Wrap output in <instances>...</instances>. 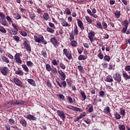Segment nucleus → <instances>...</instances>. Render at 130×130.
I'll return each instance as SVG.
<instances>
[{
  "mask_svg": "<svg viewBox=\"0 0 130 130\" xmlns=\"http://www.w3.org/2000/svg\"><path fill=\"white\" fill-rule=\"evenodd\" d=\"M58 85L60 87H63L64 88L67 87V82L66 81L63 80L62 81H60L59 79L58 78L55 80Z\"/></svg>",
  "mask_w": 130,
  "mask_h": 130,
  "instance_id": "6",
  "label": "nucleus"
},
{
  "mask_svg": "<svg viewBox=\"0 0 130 130\" xmlns=\"http://www.w3.org/2000/svg\"><path fill=\"white\" fill-rule=\"evenodd\" d=\"M99 51L101 52V53H99L98 55V57H99L101 59H103L104 58V55L102 54L101 52V50H100Z\"/></svg>",
  "mask_w": 130,
  "mask_h": 130,
  "instance_id": "53",
  "label": "nucleus"
},
{
  "mask_svg": "<svg viewBox=\"0 0 130 130\" xmlns=\"http://www.w3.org/2000/svg\"><path fill=\"white\" fill-rule=\"evenodd\" d=\"M118 128L119 130H126L125 125L124 124H119Z\"/></svg>",
  "mask_w": 130,
  "mask_h": 130,
  "instance_id": "41",
  "label": "nucleus"
},
{
  "mask_svg": "<svg viewBox=\"0 0 130 130\" xmlns=\"http://www.w3.org/2000/svg\"><path fill=\"white\" fill-rule=\"evenodd\" d=\"M49 25L51 28H53V29H55V25L53 23L49 22Z\"/></svg>",
  "mask_w": 130,
  "mask_h": 130,
  "instance_id": "64",
  "label": "nucleus"
},
{
  "mask_svg": "<svg viewBox=\"0 0 130 130\" xmlns=\"http://www.w3.org/2000/svg\"><path fill=\"white\" fill-rule=\"evenodd\" d=\"M1 73L4 76H7L10 73V69L7 67H3L1 69Z\"/></svg>",
  "mask_w": 130,
  "mask_h": 130,
  "instance_id": "3",
  "label": "nucleus"
},
{
  "mask_svg": "<svg viewBox=\"0 0 130 130\" xmlns=\"http://www.w3.org/2000/svg\"><path fill=\"white\" fill-rule=\"evenodd\" d=\"M6 19L8 21V22H9V24H13V20L12 19V18H11V17L9 16H7L6 17Z\"/></svg>",
  "mask_w": 130,
  "mask_h": 130,
  "instance_id": "46",
  "label": "nucleus"
},
{
  "mask_svg": "<svg viewBox=\"0 0 130 130\" xmlns=\"http://www.w3.org/2000/svg\"><path fill=\"white\" fill-rule=\"evenodd\" d=\"M105 82H113V77L111 75H108L105 78Z\"/></svg>",
  "mask_w": 130,
  "mask_h": 130,
  "instance_id": "18",
  "label": "nucleus"
},
{
  "mask_svg": "<svg viewBox=\"0 0 130 130\" xmlns=\"http://www.w3.org/2000/svg\"><path fill=\"white\" fill-rule=\"evenodd\" d=\"M22 68L23 70L26 73H28L29 72V70L27 66L25 64H22Z\"/></svg>",
  "mask_w": 130,
  "mask_h": 130,
  "instance_id": "34",
  "label": "nucleus"
},
{
  "mask_svg": "<svg viewBox=\"0 0 130 130\" xmlns=\"http://www.w3.org/2000/svg\"><path fill=\"white\" fill-rule=\"evenodd\" d=\"M64 12L67 15H71V9L69 8H66Z\"/></svg>",
  "mask_w": 130,
  "mask_h": 130,
  "instance_id": "39",
  "label": "nucleus"
},
{
  "mask_svg": "<svg viewBox=\"0 0 130 130\" xmlns=\"http://www.w3.org/2000/svg\"><path fill=\"white\" fill-rule=\"evenodd\" d=\"M51 63L54 66H58V62L55 59H54L52 60Z\"/></svg>",
  "mask_w": 130,
  "mask_h": 130,
  "instance_id": "48",
  "label": "nucleus"
},
{
  "mask_svg": "<svg viewBox=\"0 0 130 130\" xmlns=\"http://www.w3.org/2000/svg\"><path fill=\"white\" fill-rule=\"evenodd\" d=\"M58 73L59 74V78L60 79V80H62V81H64L66 80V78H67V75H66V73L63 72L62 70H58Z\"/></svg>",
  "mask_w": 130,
  "mask_h": 130,
  "instance_id": "10",
  "label": "nucleus"
},
{
  "mask_svg": "<svg viewBox=\"0 0 130 130\" xmlns=\"http://www.w3.org/2000/svg\"><path fill=\"white\" fill-rule=\"evenodd\" d=\"M95 36V33L92 30H90L89 32L88 33V38L90 40V42L92 43L93 42V38Z\"/></svg>",
  "mask_w": 130,
  "mask_h": 130,
  "instance_id": "12",
  "label": "nucleus"
},
{
  "mask_svg": "<svg viewBox=\"0 0 130 130\" xmlns=\"http://www.w3.org/2000/svg\"><path fill=\"white\" fill-rule=\"evenodd\" d=\"M120 114L121 116L125 117L126 114L125 110L123 108H120Z\"/></svg>",
  "mask_w": 130,
  "mask_h": 130,
  "instance_id": "28",
  "label": "nucleus"
},
{
  "mask_svg": "<svg viewBox=\"0 0 130 130\" xmlns=\"http://www.w3.org/2000/svg\"><path fill=\"white\" fill-rule=\"evenodd\" d=\"M0 23L3 25V26H7V23L5 18L0 19Z\"/></svg>",
  "mask_w": 130,
  "mask_h": 130,
  "instance_id": "38",
  "label": "nucleus"
},
{
  "mask_svg": "<svg viewBox=\"0 0 130 130\" xmlns=\"http://www.w3.org/2000/svg\"><path fill=\"white\" fill-rule=\"evenodd\" d=\"M33 62H32L31 61H26V65L28 67H32L33 66Z\"/></svg>",
  "mask_w": 130,
  "mask_h": 130,
  "instance_id": "51",
  "label": "nucleus"
},
{
  "mask_svg": "<svg viewBox=\"0 0 130 130\" xmlns=\"http://www.w3.org/2000/svg\"><path fill=\"white\" fill-rule=\"evenodd\" d=\"M25 118H27L29 120H32V121H36L37 119V118L36 116L31 114H29L27 116H25Z\"/></svg>",
  "mask_w": 130,
  "mask_h": 130,
  "instance_id": "16",
  "label": "nucleus"
},
{
  "mask_svg": "<svg viewBox=\"0 0 130 130\" xmlns=\"http://www.w3.org/2000/svg\"><path fill=\"white\" fill-rule=\"evenodd\" d=\"M22 44L24 46V48H25L27 52L28 53H30L31 52V47L29 42L28 41H24Z\"/></svg>",
  "mask_w": 130,
  "mask_h": 130,
  "instance_id": "2",
  "label": "nucleus"
},
{
  "mask_svg": "<svg viewBox=\"0 0 130 130\" xmlns=\"http://www.w3.org/2000/svg\"><path fill=\"white\" fill-rule=\"evenodd\" d=\"M121 15V14H120V11L118 10H116L115 13V18L117 19H119L120 18V16Z\"/></svg>",
  "mask_w": 130,
  "mask_h": 130,
  "instance_id": "35",
  "label": "nucleus"
},
{
  "mask_svg": "<svg viewBox=\"0 0 130 130\" xmlns=\"http://www.w3.org/2000/svg\"><path fill=\"white\" fill-rule=\"evenodd\" d=\"M96 25L98 26V28H99V29H103V26L100 22H97Z\"/></svg>",
  "mask_w": 130,
  "mask_h": 130,
  "instance_id": "62",
  "label": "nucleus"
},
{
  "mask_svg": "<svg viewBox=\"0 0 130 130\" xmlns=\"http://www.w3.org/2000/svg\"><path fill=\"white\" fill-rule=\"evenodd\" d=\"M46 70L49 72H51L52 70L50 64L49 63H47L46 64Z\"/></svg>",
  "mask_w": 130,
  "mask_h": 130,
  "instance_id": "44",
  "label": "nucleus"
},
{
  "mask_svg": "<svg viewBox=\"0 0 130 130\" xmlns=\"http://www.w3.org/2000/svg\"><path fill=\"white\" fill-rule=\"evenodd\" d=\"M124 70L126 72H130V66L129 65H126L124 67Z\"/></svg>",
  "mask_w": 130,
  "mask_h": 130,
  "instance_id": "61",
  "label": "nucleus"
},
{
  "mask_svg": "<svg viewBox=\"0 0 130 130\" xmlns=\"http://www.w3.org/2000/svg\"><path fill=\"white\" fill-rule=\"evenodd\" d=\"M29 18L32 21L35 20V18L36 17V14L34 13H30L29 14Z\"/></svg>",
  "mask_w": 130,
  "mask_h": 130,
  "instance_id": "25",
  "label": "nucleus"
},
{
  "mask_svg": "<svg viewBox=\"0 0 130 130\" xmlns=\"http://www.w3.org/2000/svg\"><path fill=\"white\" fill-rule=\"evenodd\" d=\"M111 111L110 108L109 107H106V108L104 109L103 112L106 114L109 113Z\"/></svg>",
  "mask_w": 130,
  "mask_h": 130,
  "instance_id": "36",
  "label": "nucleus"
},
{
  "mask_svg": "<svg viewBox=\"0 0 130 130\" xmlns=\"http://www.w3.org/2000/svg\"><path fill=\"white\" fill-rule=\"evenodd\" d=\"M87 58V55H80L78 57V59L79 60H86Z\"/></svg>",
  "mask_w": 130,
  "mask_h": 130,
  "instance_id": "27",
  "label": "nucleus"
},
{
  "mask_svg": "<svg viewBox=\"0 0 130 130\" xmlns=\"http://www.w3.org/2000/svg\"><path fill=\"white\" fill-rule=\"evenodd\" d=\"M80 94L81 95L82 99H83L82 101H85L87 99L86 95L84 91L81 90Z\"/></svg>",
  "mask_w": 130,
  "mask_h": 130,
  "instance_id": "33",
  "label": "nucleus"
},
{
  "mask_svg": "<svg viewBox=\"0 0 130 130\" xmlns=\"http://www.w3.org/2000/svg\"><path fill=\"white\" fill-rule=\"evenodd\" d=\"M50 72H51V73L55 75H57V70L55 67H53L52 69H51V70L50 71Z\"/></svg>",
  "mask_w": 130,
  "mask_h": 130,
  "instance_id": "37",
  "label": "nucleus"
},
{
  "mask_svg": "<svg viewBox=\"0 0 130 130\" xmlns=\"http://www.w3.org/2000/svg\"><path fill=\"white\" fill-rule=\"evenodd\" d=\"M76 21L77 22V25L78 27H79L80 29L82 30H84V23H83L82 20H81L79 19H77Z\"/></svg>",
  "mask_w": 130,
  "mask_h": 130,
  "instance_id": "14",
  "label": "nucleus"
},
{
  "mask_svg": "<svg viewBox=\"0 0 130 130\" xmlns=\"http://www.w3.org/2000/svg\"><path fill=\"white\" fill-rule=\"evenodd\" d=\"M12 26L13 28V29H12L11 30L12 32H10V34L11 35H17L18 32V26L16 25L14 23H12Z\"/></svg>",
  "mask_w": 130,
  "mask_h": 130,
  "instance_id": "4",
  "label": "nucleus"
},
{
  "mask_svg": "<svg viewBox=\"0 0 130 130\" xmlns=\"http://www.w3.org/2000/svg\"><path fill=\"white\" fill-rule=\"evenodd\" d=\"M14 82L16 85L17 86L21 87H24L23 83L22 81L17 77H14L13 78Z\"/></svg>",
  "mask_w": 130,
  "mask_h": 130,
  "instance_id": "8",
  "label": "nucleus"
},
{
  "mask_svg": "<svg viewBox=\"0 0 130 130\" xmlns=\"http://www.w3.org/2000/svg\"><path fill=\"white\" fill-rule=\"evenodd\" d=\"M2 60H3V62L6 63H10V59L6 57V56L2 55L1 56Z\"/></svg>",
  "mask_w": 130,
  "mask_h": 130,
  "instance_id": "20",
  "label": "nucleus"
},
{
  "mask_svg": "<svg viewBox=\"0 0 130 130\" xmlns=\"http://www.w3.org/2000/svg\"><path fill=\"white\" fill-rule=\"evenodd\" d=\"M21 53H16L14 55V62L18 66H20L22 64V60Z\"/></svg>",
  "mask_w": 130,
  "mask_h": 130,
  "instance_id": "1",
  "label": "nucleus"
},
{
  "mask_svg": "<svg viewBox=\"0 0 130 130\" xmlns=\"http://www.w3.org/2000/svg\"><path fill=\"white\" fill-rule=\"evenodd\" d=\"M56 113L63 121L66 120V113L62 110H57Z\"/></svg>",
  "mask_w": 130,
  "mask_h": 130,
  "instance_id": "7",
  "label": "nucleus"
},
{
  "mask_svg": "<svg viewBox=\"0 0 130 130\" xmlns=\"http://www.w3.org/2000/svg\"><path fill=\"white\" fill-rule=\"evenodd\" d=\"M15 74L17 75L23 76L24 73L22 70H20L19 71H16Z\"/></svg>",
  "mask_w": 130,
  "mask_h": 130,
  "instance_id": "30",
  "label": "nucleus"
},
{
  "mask_svg": "<svg viewBox=\"0 0 130 130\" xmlns=\"http://www.w3.org/2000/svg\"><path fill=\"white\" fill-rule=\"evenodd\" d=\"M114 117L116 119H120V118H121V116L120 114L117 113V112L114 113Z\"/></svg>",
  "mask_w": 130,
  "mask_h": 130,
  "instance_id": "43",
  "label": "nucleus"
},
{
  "mask_svg": "<svg viewBox=\"0 0 130 130\" xmlns=\"http://www.w3.org/2000/svg\"><path fill=\"white\" fill-rule=\"evenodd\" d=\"M58 65L62 70H66V65L62 62H59V60H57Z\"/></svg>",
  "mask_w": 130,
  "mask_h": 130,
  "instance_id": "32",
  "label": "nucleus"
},
{
  "mask_svg": "<svg viewBox=\"0 0 130 130\" xmlns=\"http://www.w3.org/2000/svg\"><path fill=\"white\" fill-rule=\"evenodd\" d=\"M123 25L124 27H128L129 23L127 20H125L123 21Z\"/></svg>",
  "mask_w": 130,
  "mask_h": 130,
  "instance_id": "60",
  "label": "nucleus"
},
{
  "mask_svg": "<svg viewBox=\"0 0 130 130\" xmlns=\"http://www.w3.org/2000/svg\"><path fill=\"white\" fill-rule=\"evenodd\" d=\"M13 38L17 42H20V39L18 36H13Z\"/></svg>",
  "mask_w": 130,
  "mask_h": 130,
  "instance_id": "54",
  "label": "nucleus"
},
{
  "mask_svg": "<svg viewBox=\"0 0 130 130\" xmlns=\"http://www.w3.org/2000/svg\"><path fill=\"white\" fill-rule=\"evenodd\" d=\"M102 24L103 29H106L108 27V25L106 23V22L104 20Z\"/></svg>",
  "mask_w": 130,
  "mask_h": 130,
  "instance_id": "49",
  "label": "nucleus"
},
{
  "mask_svg": "<svg viewBox=\"0 0 130 130\" xmlns=\"http://www.w3.org/2000/svg\"><path fill=\"white\" fill-rule=\"evenodd\" d=\"M50 42L54 45L55 48H57L59 44H58L56 38H55V37L52 38L50 39Z\"/></svg>",
  "mask_w": 130,
  "mask_h": 130,
  "instance_id": "15",
  "label": "nucleus"
},
{
  "mask_svg": "<svg viewBox=\"0 0 130 130\" xmlns=\"http://www.w3.org/2000/svg\"><path fill=\"white\" fill-rule=\"evenodd\" d=\"M113 77L114 80L117 81L118 83H120L122 81V75L118 73H114L113 75Z\"/></svg>",
  "mask_w": 130,
  "mask_h": 130,
  "instance_id": "5",
  "label": "nucleus"
},
{
  "mask_svg": "<svg viewBox=\"0 0 130 130\" xmlns=\"http://www.w3.org/2000/svg\"><path fill=\"white\" fill-rule=\"evenodd\" d=\"M26 81L31 85L33 86H36V84L35 81L33 79H27L26 80Z\"/></svg>",
  "mask_w": 130,
  "mask_h": 130,
  "instance_id": "22",
  "label": "nucleus"
},
{
  "mask_svg": "<svg viewBox=\"0 0 130 130\" xmlns=\"http://www.w3.org/2000/svg\"><path fill=\"white\" fill-rule=\"evenodd\" d=\"M74 35L76 36H78L79 31V29H78V26L77 25H75L74 26Z\"/></svg>",
  "mask_w": 130,
  "mask_h": 130,
  "instance_id": "21",
  "label": "nucleus"
},
{
  "mask_svg": "<svg viewBox=\"0 0 130 130\" xmlns=\"http://www.w3.org/2000/svg\"><path fill=\"white\" fill-rule=\"evenodd\" d=\"M17 105H21L22 106H24L25 105V102L23 101H17Z\"/></svg>",
  "mask_w": 130,
  "mask_h": 130,
  "instance_id": "55",
  "label": "nucleus"
},
{
  "mask_svg": "<svg viewBox=\"0 0 130 130\" xmlns=\"http://www.w3.org/2000/svg\"><path fill=\"white\" fill-rule=\"evenodd\" d=\"M34 39L36 42L38 43H41L44 40V37L42 35H39L38 36H35Z\"/></svg>",
  "mask_w": 130,
  "mask_h": 130,
  "instance_id": "13",
  "label": "nucleus"
},
{
  "mask_svg": "<svg viewBox=\"0 0 130 130\" xmlns=\"http://www.w3.org/2000/svg\"><path fill=\"white\" fill-rule=\"evenodd\" d=\"M99 96H101L102 98H104L105 96V93L104 91L101 90L99 92Z\"/></svg>",
  "mask_w": 130,
  "mask_h": 130,
  "instance_id": "52",
  "label": "nucleus"
},
{
  "mask_svg": "<svg viewBox=\"0 0 130 130\" xmlns=\"http://www.w3.org/2000/svg\"><path fill=\"white\" fill-rule=\"evenodd\" d=\"M70 45L74 48H76L78 46V43L76 41L72 40L70 42Z\"/></svg>",
  "mask_w": 130,
  "mask_h": 130,
  "instance_id": "26",
  "label": "nucleus"
},
{
  "mask_svg": "<svg viewBox=\"0 0 130 130\" xmlns=\"http://www.w3.org/2000/svg\"><path fill=\"white\" fill-rule=\"evenodd\" d=\"M12 107H13V106H12V104L11 103V101L8 102V103H6L5 105H4V108L5 109H9V108H12Z\"/></svg>",
  "mask_w": 130,
  "mask_h": 130,
  "instance_id": "31",
  "label": "nucleus"
},
{
  "mask_svg": "<svg viewBox=\"0 0 130 130\" xmlns=\"http://www.w3.org/2000/svg\"><path fill=\"white\" fill-rule=\"evenodd\" d=\"M13 17L15 20H18L21 19V16L18 13L13 14Z\"/></svg>",
  "mask_w": 130,
  "mask_h": 130,
  "instance_id": "19",
  "label": "nucleus"
},
{
  "mask_svg": "<svg viewBox=\"0 0 130 130\" xmlns=\"http://www.w3.org/2000/svg\"><path fill=\"white\" fill-rule=\"evenodd\" d=\"M67 100L69 101V102L70 104H72L74 103L73 99L71 96L67 97Z\"/></svg>",
  "mask_w": 130,
  "mask_h": 130,
  "instance_id": "50",
  "label": "nucleus"
},
{
  "mask_svg": "<svg viewBox=\"0 0 130 130\" xmlns=\"http://www.w3.org/2000/svg\"><path fill=\"white\" fill-rule=\"evenodd\" d=\"M69 35H70V41L75 40V36H74L73 31H72L71 33H70Z\"/></svg>",
  "mask_w": 130,
  "mask_h": 130,
  "instance_id": "45",
  "label": "nucleus"
},
{
  "mask_svg": "<svg viewBox=\"0 0 130 130\" xmlns=\"http://www.w3.org/2000/svg\"><path fill=\"white\" fill-rule=\"evenodd\" d=\"M61 24L63 27H71V24L68 23V22L63 19H62Z\"/></svg>",
  "mask_w": 130,
  "mask_h": 130,
  "instance_id": "17",
  "label": "nucleus"
},
{
  "mask_svg": "<svg viewBox=\"0 0 130 130\" xmlns=\"http://www.w3.org/2000/svg\"><path fill=\"white\" fill-rule=\"evenodd\" d=\"M122 77L125 81H127L128 80H130V76L128 75L127 74L125 73H123L122 74Z\"/></svg>",
  "mask_w": 130,
  "mask_h": 130,
  "instance_id": "24",
  "label": "nucleus"
},
{
  "mask_svg": "<svg viewBox=\"0 0 130 130\" xmlns=\"http://www.w3.org/2000/svg\"><path fill=\"white\" fill-rule=\"evenodd\" d=\"M110 60H111V58H110V57L109 55H106L104 56V60L105 61L110 62Z\"/></svg>",
  "mask_w": 130,
  "mask_h": 130,
  "instance_id": "40",
  "label": "nucleus"
},
{
  "mask_svg": "<svg viewBox=\"0 0 130 130\" xmlns=\"http://www.w3.org/2000/svg\"><path fill=\"white\" fill-rule=\"evenodd\" d=\"M20 34L23 37H26L27 36V32L26 31H24V30L20 31Z\"/></svg>",
  "mask_w": 130,
  "mask_h": 130,
  "instance_id": "57",
  "label": "nucleus"
},
{
  "mask_svg": "<svg viewBox=\"0 0 130 130\" xmlns=\"http://www.w3.org/2000/svg\"><path fill=\"white\" fill-rule=\"evenodd\" d=\"M43 17L45 21H48L50 19L49 15L47 13H44Z\"/></svg>",
  "mask_w": 130,
  "mask_h": 130,
  "instance_id": "29",
  "label": "nucleus"
},
{
  "mask_svg": "<svg viewBox=\"0 0 130 130\" xmlns=\"http://www.w3.org/2000/svg\"><path fill=\"white\" fill-rule=\"evenodd\" d=\"M36 9H37V12L38 14H40L42 13V10L41 8L39 7H37Z\"/></svg>",
  "mask_w": 130,
  "mask_h": 130,
  "instance_id": "63",
  "label": "nucleus"
},
{
  "mask_svg": "<svg viewBox=\"0 0 130 130\" xmlns=\"http://www.w3.org/2000/svg\"><path fill=\"white\" fill-rule=\"evenodd\" d=\"M46 30H47V31L48 32H50V33H51V34H53V33L54 32V30L53 29L51 28H50V27H48V26L47 27Z\"/></svg>",
  "mask_w": 130,
  "mask_h": 130,
  "instance_id": "56",
  "label": "nucleus"
},
{
  "mask_svg": "<svg viewBox=\"0 0 130 130\" xmlns=\"http://www.w3.org/2000/svg\"><path fill=\"white\" fill-rule=\"evenodd\" d=\"M41 53H42V55L44 56V58H46L47 57L48 55H47L46 51H44V50H43V51H42V52H41Z\"/></svg>",
  "mask_w": 130,
  "mask_h": 130,
  "instance_id": "58",
  "label": "nucleus"
},
{
  "mask_svg": "<svg viewBox=\"0 0 130 130\" xmlns=\"http://www.w3.org/2000/svg\"><path fill=\"white\" fill-rule=\"evenodd\" d=\"M85 20L88 23H89V24H92V20L88 16H85Z\"/></svg>",
  "mask_w": 130,
  "mask_h": 130,
  "instance_id": "47",
  "label": "nucleus"
},
{
  "mask_svg": "<svg viewBox=\"0 0 130 130\" xmlns=\"http://www.w3.org/2000/svg\"><path fill=\"white\" fill-rule=\"evenodd\" d=\"M78 71L82 73H84L85 71L83 68V67H82V66H78Z\"/></svg>",
  "mask_w": 130,
  "mask_h": 130,
  "instance_id": "42",
  "label": "nucleus"
},
{
  "mask_svg": "<svg viewBox=\"0 0 130 130\" xmlns=\"http://www.w3.org/2000/svg\"><path fill=\"white\" fill-rule=\"evenodd\" d=\"M63 52L64 55L69 59L71 60L73 59V56L71 52H69V51H68V49H64L63 50Z\"/></svg>",
  "mask_w": 130,
  "mask_h": 130,
  "instance_id": "9",
  "label": "nucleus"
},
{
  "mask_svg": "<svg viewBox=\"0 0 130 130\" xmlns=\"http://www.w3.org/2000/svg\"><path fill=\"white\" fill-rule=\"evenodd\" d=\"M0 31L4 34H6L7 32V30L3 26H0Z\"/></svg>",
  "mask_w": 130,
  "mask_h": 130,
  "instance_id": "59",
  "label": "nucleus"
},
{
  "mask_svg": "<svg viewBox=\"0 0 130 130\" xmlns=\"http://www.w3.org/2000/svg\"><path fill=\"white\" fill-rule=\"evenodd\" d=\"M67 108L70 109V110H74L75 111H77V112H83V109L80 108H77V107H74V106H67Z\"/></svg>",
  "mask_w": 130,
  "mask_h": 130,
  "instance_id": "11",
  "label": "nucleus"
},
{
  "mask_svg": "<svg viewBox=\"0 0 130 130\" xmlns=\"http://www.w3.org/2000/svg\"><path fill=\"white\" fill-rule=\"evenodd\" d=\"M20 123L22 125L23 127H26L27 126V121L24 119H21L20 120Z\"/></svg>",
  "mask_w": 130,
  "mask_h": 130,
  "instance_id": "23",
  "label": "nucleus"
}]
</instances>
